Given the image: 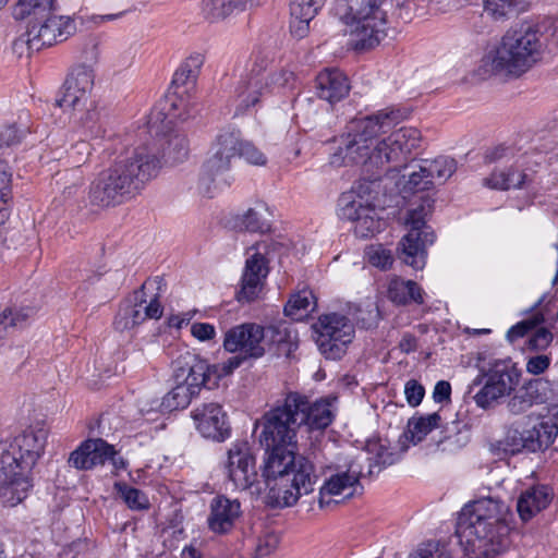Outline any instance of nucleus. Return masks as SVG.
Instances as JSON below:
<instances>
[{
    "mask_svg": "<svg viewBox=\"0 0 558 558\" xmlns=\"http://www.w3.org/2000/svg\"><path fill=\"white\" fill-rule=\"evenodd\" d=\"M246 360L247 359L244 357L243 354L236 353V355L229 357L227 361L220 364L209 365L206 362L208 371L205 372L204 377L206 379L208 388L216 386L220 378L232 374V372L240 367L242 363Z\"/></svg>",
    "mask_w": 558,
    "mask_h": 558,
    "instance_id": "obj_41",
    "label": "nucleus"
},
{
    "mask_svg": "<svg viewBox=\"0 0 558 558\" xmlns=\"http://www.w3.org/2000/svg\"><path fill=\"white\" fill-rule=\"evenodd\" d=\"M432 209L433 201L426 198L420 206L409 211L407 225L410 230L399 243L400 258L414 269L424 267L425 247L435 241V233L425 221Z\"/></svg>",
    "mask_w": 558,
    "mask_h": 558,
    "instance_id": "obj_11",
    "label": "nucleus"
},
{
    "mask_svg": "<svg viewBox=\"0 0 558 558\" xmlns=\"http://www.w3.org/2000/svg\"><path fill=\"white\" fill-rule=\"evenodd\" d=\"M349 90L348 78L338 69H326L316 76V94L330 105L343 99Z\"/></svg>",
    "mask_w": 558,
    "mask_h": 558,
    "instance_id": "obj_25",
    "label": "nucleus"
},
{
    "mask_svg": "<svg viewBox=\"0 0 558 558\" xmlns=\"http://www.w3.org/2000/svg\"><path fill=\"white\" fill-rule=\"evenodd\" d=\"M434 186L430 177H427V172L422 171V161L418 165V169L411 172L409 175V180L404 186L405 190L410 192H420L426 191Z\"/></svg>",
    "mask_w": 558,
    "mask_h": 558,
    "instance_id": "obj_50",
    "label": "nucleus"
},
{
    "mask_svg": "<svg viewBox=\"0 0 558 558\" xmlns=\"http://www.w3.org/2000/svg\"><path fill=\"white\" fill-rule=\"evenodd\" d=\"M272 57L270 53L265 51H257L254 57L252 68L246 74L266 77L269 73H266L267 68L271 64Z\"/></svg>",
    "mask_w": 558,
    "mask_h": 558,
    "instance_id": "obj_59",
    "label": "nucleus"
},
{
    "mask_svg": "<svg viewBox=\"0 0 558 558\" xmlns=\"http://www.w3.org/2000/svg\"><path fill=\"white\" fill-rule=\"evenodd\" d=\"M441 416L435 412L427 415L413 416L408 421L405 436L414 445L421 442L432 430L438 428Z\"/></svg>",
    "mask_w": 558,
    "mask_h": 558,
    "instance_id": "obj_32",
    "label": "nucleus"
},
{
    "mask_svg": "<svg viewBox=\"0 0 558 558\" xmlns=\"http://www.w3.org/2000/svg\"><path fill=\"white\" fill-rule=\"evenodd\" d=\"M509 507L498 498L485 497L460 511L456 534L469 558H495L508 545Z\"/></svg>",
    "mask_w": 558,
    "mask_h": 558,
    "instance_id": "obj_4",
    "label": "nucleus"
},
{
    "mask_svg": "<svg viewBox=\"0 0 558 558\" xmlns=\"http://www.w3.org/2000/svg\"><path fill=\"white\" fill-rule=\"evenodd\" d=\"M526 174L512 168L507 171H495L489 178L484 180L485 184L492 189L509 190L522 187Z\"/></svg>",
    "mask_w": 558,
    "mask_h": 558,
    "instance_id": "obj_40",
    "label": "nucleus"
},
{
    "mask_svg": "<svg viewBox=\"0 0 558 558\" xmlns=\"http://www.w3.org/2000/svg\"><path fill=\"white\" fill-rule=\"evenodd\" d=\"M94 78L95 74L92 66L78 64L72 69L64 82V85L92 92L94 87Z\"/></svg>",
    "mask_w": 558,
    "mask_h": 558,
    "instance_id": "obj_43",
    "label": "nucleus"
},
{
    "mask_svg": "<svg viewBox=\"0 0 558 558\" xmlns=\"http://www.w3.org/2000/svg\"><path fill=\"white\" fill-rule=\"evenodd\" d=\"M172 371L174 387L160 403V408L167 412L186 408L203 387L208 388L204 377L208 371L206 361L196 354L185 352L179 355L172 363Z\"/></svg>",
    "mask_w": 558,
    "mask_h": 558,
    "instance_id": "obj_9",
    "label": "nucleus"
},
{
    "mask_svg": "<svg viewBox=\"0 0 558 558\" xmlns=\"http://www.w3.org/2000/svg\"><path fill=\"white\" fill-rule=\"evenodd\" d=\"M270 213L264 203H257L244 214L234 217L233 227L239 231L265 233L270 230Z\"/></svg>",
    "mask_w": 558,
    "mask_h": 558,
    "instance_id": "obj_29",
    "label": "nucleus"
},
{
    "mask_svg": "<svg viewBox=\"0 0 558 558\" xmlns=\"http://www.w3.org/2000/svg\"><path fill=\"white\" fill-rule=\"evenodd\" d=\"M12 193V171L5 160L0 159V223L5 218V205Z\"/></svg>",
    "mask_w": 558,
    "mask_h": 558,
    "instance_id": "obj_46",
    "label": "nucleus"
},
{
    "mask_svg": "<svg viewBox=\"0 0 558 558\" xmlns=\"http://www.w3.org/2000/svg\"><path fill=\"white\" fill-rule=\"evenodd\" d=\"M56 0H19L13 10L16 20L44 17L54 10Z\"/></svg>",
    "mask_w": 558,
    "mask_h": 558,
    "instance_id": "obj_35",
    "label": "nucleus"
},
{
    "mask_svg": "<svg viewBox=\"0 0 558 558\" xmlns=\"http://www.w3.org/2000/svg\"><path fill=\"white\" fill-rule=\"evenodd\" d=\"M525 395L530 397L534 404H542L548 402L553 398V385L549 380L544 378H537L530 380L523 386Z\"/></svg>",
    "mask_w": 558,
    "mask_h": 558,
    "instance_id": "obj_44",
    "label": "nucleus"
},
{
    "mask_svg": "<svg viewBox=\"0 0 558 558\" xmlns=\"http://www.w3.org/2000/svg\"><path fill=\"white\" fill-rule=\"evenodd\" d=\"M123 500L133 510H143L148 508L149 502L146 495L137 488L124 486L121 489Z\"/></svg>",
    "mask_w": 558,
    "mask_h": 558,
    "instance_id": "obj_53",
    "label": "nucleus"
},
{
    "mask_svg": "<svg viewBox=\"0 0 558 558\" xmlns=\"http://www.w3.org/2000/svg\"><path fill=\"white\" fill-rule=\"evenodd\" d=\"M286 328L262 326L255 323H243L231 327L225 332L223 348L227 352L243 354L250 360L260 359L274 345L288 341Z\"/></svg>",
    "mask_w": 558,
    "mask_h": 558,
    "instance_id": "obj_8",
    "label": "nucleus"
},
{
    "mask_svg": "<svg viewBox=\"0 0 558 558\" xmlns=\"http://www.w3.org/2000/svg\"><path fill=\"white\" fill-rule=\"evenodd\" d=\"M226 470L234 489L245 490L255 483V458L246 441H236L229 448Z\"/></svg>",
    "mask_w": 558,
    "mask_h": 558,
    "instance_id": "obj_17",
    "label": "nucleus"
},
{
    "mask_svg": "<svg viewBox=\"0 0 558 558\" xmlns=\"http://www.w3.org/2000/svg\"><path fill=\"white\" fill-rule=\"evenodd\" d=\"M196 428L205 437L223 441L230 435L227 415L218 403H207L192 412Z\"/></svg>",
    "mask_w": 558,
    "mask_h": 558,
    "instance_id": "obj_21",
    "label": "nucleus"
},
{
    "mask_svg": "<svg viewBox=\"0 0 558 558\" xmlns=\"http://www.w3.org/2000/svg\"><path fill=\"white\" fill-rule=\"evenodd\" d=\"M327 0H290V11L299 16H316Z\"/></svg>",
    "mask_w": 558,
    "mask_h": 558,
    "instance_id": "obj_49",
    "label": "nucleus"
},
{
    "mask_svg": "<svg viewBox=\"0 0 558 558\" xmlns=\"http://www.w3.org/2000/svg\"><path fill=\"white\" fill-rule=\"evenodd\" d=\"M268 95H270V84L267 77L245 73L234 87L235 114L244 113Z\"/></svg>",
    "mask_w": 558,
    "mask_h": 558,
    "instance_id": "obj_24",
    "label": "nucleus"
},
{
    "mask_svg": "<svg viewBox=\"0 0 558 558\" xmlns=\"http://www.w3.org/2000/svg\"><path fill=\"white\" fill-rule=\"evenodd\" d=\"M48 430L29 427L11 441H0V501L7 507L22 502L33 487L31 473L45 450Z\"/></svg>",
    "mask_w": 558,
    "mask_h": 558,
    "instance_id": "obj_5",
    "label": "nucleus"
},
{
    "mask_svg": "<svg viewBox=\"0 0 558 558\" xmlns=\"http://www.w3.org/2000/svg\"><path fill=\"white\" fill-rule=\"evenodd\" d=\"M75 20L68 15H56L51 12L44 17L29 22L26 31V43L31 50H40L65 41L76 33Z\"/></svg>",
    "mask_w": 558,
    "mask_h": 558,
    "instance_id": "obj_14",
    "label": "nucleus"
},
{
    "mask_svg": "<svg viewBox=\"0 0 558 558\" xmlns=\"http://www.w3.org/2000/svg\"><path fill=\"white\" fill-rule=\"evenodd\" d=\"M74 122L81 124L94 137L105 136L106 130L101 123L100 112L98 111L95 101L88 105L83 111H73Z\"/></svg>",
    "mask_w": 558,
    "mask_h": 558,
    "instance_id": "obj_37",
    "label": "nucleus"
},
{
    "mask_svg": "<svg viewBox=\"0 0 558 558\" xmlns=\"http://www.w3.org/2000/svg\"><path fill=\"white\" fill-rule=\"evenodd\" d=\"M204 60L205 58L202 53H192L177 70L172 83L178 86L194 83L199 74L202 65L204 64Z\"/></svg>",
    "mask_w": 558,
    "mask_h": 558,
    "instance_id": "obj_39",
    "label": "nucleus"
},
{
    "mask_svg": "<svg viewBox=\"0 0 558 558\" xmlns=\"http://www.w3.org/2000/svg\"><path fill=\"white\" fill-rule=\"evenodd\" d=\"M388 298L397 305H408L410 303L422 304L423 291L421 287L412 280L392 279L388 287Z\"/></svg>",
    "mask_w": 558,
    "mask_h": 558,
    "instance_id": "obj_31",
    "label": "nucleus"
},
{
    "mask_svg": "<svg viewBox=\"0 0 558 558\" xmlns=\"http://www.w3.org/2000/svg\"><path fill=\"white\" fill-rule=\"evenodd\" d=\"M553 493L545 485L533 486L521 494L517 502V509L523 521L530 520L536 513L545 509L551 501Z\"/></svg>",
    "mask_w": 558,
    "mask_h": 558,
    "instance_id": "obj_26",
    "label": "nucleus"
},
{
    "mask_svg": "<svg viewBox=\"0 0 558 558\" xmlns=\"http://www.w3.org/2000/svg\"><path fill=\"white\" fill-rule=\"evenodd\" d=\"M525 449L536 452L548 448L558 435V425L553 420L541 421L531 429L521 432Z\"/></svg>",
    "mask_w": 558,
    "mask_h": 558,
    "instance_id": "obj_30",
    "label": "nucleus"
},
{
    "mask_svg": "<svg viewBox=\"0 0 558 558\" xmlns=\"http://www.w3.org/2000/svg\"><path fill=\"white\" fill-rule=\"evenodd\" d=\"M456 168L454 159L449 157L439 156L435 159L422 160V171L427 172V177H430L433 184H435V180L440 183L447 181L454 173Z\"/></svg>",
    "mask_w": 558,
    "mask_h": 558,
    "instance_id": "obj_36",
    "label": "nucleus"
},
{
    "mask_svg": "<svg viewBox=\"0 0 558 558\" xmlns=\"http://www.w3.org/2000/svg\"><path fill=\"white\" fill-rule=\"evenodd\" d=\"M258 0H203L202 12L206 21L218 23L233 16Z\"/></svg>",
    "mask_w": 558,
    "mask_h": 558,
    "instance_id": "obj_28",
    "label": "nucleus"
},
{
    "mask_svg": "<svg viewBox=\"0 0 558 558\" xmlns=\"http://www.w3.org/2000/svg\"><path fill=\"white\" fill-rule=\"evenodd\" d=\"M267 244L264 242L257 245V252L246 259L244 271L241 280V289L236 294L240 302L254 301L262 288L264 280L268 275L267 260L262 248L266 250Z\"/></svg>",
    "mask_w": 558,
    "mask_h": 558,
    "instance_id": "obj_18",
    "label": "nucleus"
},
{
    "mask_svg": "<svg viewBox=\"0 0 558 558\" xmlns=\"http://www.w3.org/2000/svg\"><path fill=\"white\" fill-rule=\"evenodd\" d=\"M160 168V159L147 146L126 151L92 182L89 203L101 208L123 204L141 194Z\"/></svg>",
    "mask_w": 558,
    "mask_h": 558,
    "instance_id": "obj_3",
    "label": "nucleus"
},
{
    "mask_svg": "<svg viewBox=\"0 0 558 558\" xmlns=\"http://www.w3.org/2000/svg\"><path fill=\"white\" fill-rule=\"evenodd\" d=\"M363 215L359 218L354 226L356 236L369 238L379 232L383 222L375 217V211L371 208L362 209Z\"/></svg>",
    "mask_w": 558,
    "mask_h": 558,
    "instance_id": "obj_45",
    "label": "nucleus"
},
{
    "mask_svg": "<svg viewBox=\"0 0 558 558\" xmlns=\"http://www.w3.org/2000/svg\"><path fill=\"white\" fill-rule=\"evenodd\" d=\"M258 0H203L202 12L206 21L218 23L233 16Z\"/></svg>",
    "mask_w": 558,
    "mask_h": 558,
    "instance_id": "obj_27",
    "label": "nucleus"
},
{
    "mask_svg": "<svg viewBox=\"0 0 558 558\" xmlns=\"http://www.w3.org/2000/svg\"><path fill=\"white\" fill-rule=\"evenodd\" d=\"M291 13V24H290V32L291 34L298 38L302 39L304 38L308 32H310V23L314 20L315 16H299L293 13V11H290Z\"/></svg>",
    "mask_w": 558,
    "mask_h": 558,
    "instance_id": "obj_62",
    "label": "nucleus"
},
{
    "mask_svg": "<svg viewBox=\"0 0 558 558\" xmlns=\"http://www.w3.org/2000/svg\"><path fill=\"white\" fill-rule=\"evenodd\" d=\"M156 281H146L136 290L132 298L124 301L114 317L113 327L123 332L133 329L147 318L158 319L162 315V307L157 295L150 301L146 299V290L153 287Z\"/></svg>",
    "mask_w": 558,
    "mask_h": 558,
    "instance_id": "obj_15",
    "label": "nucleus"
},
{
    "mask_svg": "<svg viewBox=\"0 0 558 558\" xmlns=\"http://www.w3.org/2000/svg\"><path fill=\"white\" fill-rule=\"evenodd\" d=\"M266 77L270 84V94H272L277 89L288 86L294 80V74L286 69H280L269 73Z\"/></svg>",
    "mask_w": 558,
    "mask_h": 558,
    "instance_id": "obj_61",
    "label": "nucleus"
},
{
    "mask_svg": "<svg viewBox=\"0 0 558 558\" xmlns=\"http://www.w3.org/2000/svg\"><path fill=\"white\" fill-rule=\"evenodd\" d=\"M539 322L541 319L536 317L519 322L507 331V340L511 343L515 342L533 330Z\"/></svg>",
    "mask_w": 558,
    "mask_h": 558,
    "instance_id": "obj_57",
    "label": "nucleus"
},
{
    "mask_svg": "<svg viewBox=\"0 0 558 558\" xmlns=\"http://www.w3.org/2000/svg\"><path fill=\"white\" fill-rule=\"evenodd\" d=\"M312 329L320 353L329 360L340 359L355 333L350 318L339 313L320 315Z\"/></svg>",
    "mask_w": 558,
    "mask_h": 558,
    "instance_id": "obj_12",
    "label": "nucleus"
},
{
    "mask_svg": "<svg viewBox=\"0 0 558 558\" xmlns=\"http://www.w3.org/2000/svg\"><path fill=\"white\" fill-rule=\"evenodd\" d=\"M290 396L296 399L294 415L300 421V427L304 425L308 430H322L331 424L333 414L328 402L310 403L306 397L296 392H290Z\"/></svg>",
    "mask_w": 558,
    "mask_h": 558,
    "instance_id": "obj_22",
    "label": "nucleus"
},
{
    "mask_svg": "<svg viewBox=\"0 0 558 558\" xmlns=\"http://www.w3.org/2000/svg\"><path fill=\"white\" fill-rule=\"evenodd\" d=\"M502 450L506 453H518L522 449H525L522 433L518 429H510L507 432L505 438L500 441Z\"/></svg>",
    "mask_w": 558,
    "mask_h": 558,
    "instance_id": "obj_56",
    "label": "nucleus"
},
{
    "mask_svg": "<svg viewBox=\"0 0 558 558\" xmlns=\"http://www.w3.org/2000/svg\"><path fill=\"white\" fill-rule=\"evenodd\" d=\"M553 341V333L546 328H538L529 339V348L532 350H545Z\"/></svg>",
    "mask_w": 558,
    "mask_h": 558,
    "instance_id": "obj_64",
    "label": "nucleus"
},
{
    "mask_svg": "<svg viewBox=\"0 0 558 558\" xmlns=\"http://www.w3.org/2000/svg\"><path fill=\"white\" fill-rule=\"evenodd\" d=\"M360 476L361 471L354 464H350L347 471L330 475L319 489V507L325 508L332 502L338 504L339 500L333 499L337 496H343V498L352 497L360 485Z\"/></svg>",
    "mask_w": 558,
    "mask_h": 558,
    "instance_id": "obj_20",
    "label": "nucleus"
},
{
    "mask_svg": "<svg viewBox=\"0 0 558 558\" xmlns=\"http://www.w3.org/2000/svg\"><path fill=\"white\" fill-rule=\"evenodd\" d=\"M367 207L363 206L361 199H351V196H342L339 199V216L342 219L357 221L359 218L363 215L362 209H366Z\"/></svg>",
    "mask_w": 558,
    "mask_h": 558,
    "instance_id": "obj_48",
    "label": "nucleus"
},
{
    "mask_svg": "<svg viewBox=\"0 0 558 558\" xmlns=\"http://www.w3.org/2000/svg\"><path fill=\"white\" fill-rule=\"evenodd\" d=\"M239 132L221 131L210 145L203 163V173L214 180L215 177L229 171L239 155Z\"/></svg>",
    "mask_w": 558,
    "mask_h": 558,
    "instance_id": "obj_16",
    "label": "nucleus"
},
{
    "mask_svg": "<svg viewBox=\"0 0 558 558\" xmlns=\"http://www.w3.org/2000/svg\"><path fill=\"white\" fill-rule=\"evenodd\" d=\"M90 94L92 92L89 90L63 85V94L58 104L65 110L81 112L88 105H93L94 100L92 99Z\"/></svg>",
    "mask_w": 558,
    "mask_h": 558,
    "instance_id": "obj_42",
    "label": "nucleus"
},
{
    "mask_svg": "<svg viewBox=\"0 0 558 558\" xmlns=\"http://www.w3.org/2000/svg\"><path fill=\"white\" fill-rule=\"evenodd\" d=\"M404 395L411 407H417L425 396V388L416 379H410L405 383Z\"/></svg>",
    "mask_w": 558,
    "mask_h": 558,
    "instance_id": "obj_60",
    "label": "nucleus"
},
{
    "mask_svg": "<svg viewBox=\"0 0 558 558\" xmlns=\"http://www.w3.org/2000/svg\"><path fill=\"white\" fill-rule=\"evenodd\" d=\"M209 508L207 524L209 530L216 534L229 533L242 513L240 501L223 495L214 497Z\"/></svg>",
    "mask_w": 558,
    "mask_h": 558,
    "instance_id": "obj_23",
    "label": "nucleus"
},
{
    "mask_svg": "<svg viewBox=\"0 0 558 558\" xmlns=\"http://www.w3.org/2000/svg\"><path fill=\"white\" fill-rule=\"evenodd\" d=\"M316 306L315 296L311 291H300L289 299L284 305L283 312L286 316L293 319H300L306 313L313 311Z\"/></svg>",
    "mask_w": 558,
    "mask_h": 558,
    "instance_id": "obj_38",
    "label": "nucleus"
},
{
    "mask_svg": "<svg viewBox=\"0 0 558 558\" xmlns=\"http://www.w3.org/2000/svg\"><path fill=\"white\" fill-rule=\"evenodd\" d=\"M409 558H451L445 547L436 543H427L412 553Z\"/></svg>",
    "mask_w": 558,
    "mask_h": 558,
    "instance_id": "obj_58",
    "label": "nucleus"
},
{
    "mask_svg": "<svg viewBox=\"0 0 558 558\" xmlns=\"http://www.w3.org/2000/svg\"><path fill=\"white\" fill-rule=\"evenodd\" d=\"M109 460L113 465H118L113 446L101 438L84 441L69 457V463L77 470H89L98 464H105Z\"/></svg>",
    "mask_w": 558,
    "mask_h": 558,
    "instance_id": "obj_19",
    "label": "nucleus"
},
{
    "mask_svg": "<svg viewBox=\"0 0 558 558\" xmlns=\"http://www.w3.org/2000/svg\"><path fill=\"white\" fill-rule=\"evenodd\" d=\"M32 314L31 308H5L0 314V337L9 327H22Z\"/></svg>",
    "mask_w": 558,
    "mask_h": 558,
    "instance_id": "obj_47",
    "label": "nucleus"
},
{
    "mask_svg": "<svg viewBox=\"0 0 558 558\" xmlns=\"http://www.w3.org/2000/svg\"><path fill=\"white\" fill-rule=\"evenodd\" d=\"M534 27L539 29L541 37L545 36L547 46L558 47V17H546L539 25Z\"/></svg>",
    "mask_w": 558,
    "mask_h": 558,
    "instance_id": "obj_55",
    "label": "nucleus"
},
{
    "mask_svg": "<svg viewBox=\"0 0 558 558\" xmlns=\"http://www.w3.org/2000/svg\"><path fill=\"white\" fill-rule=\"evenodd\" d=\"M544 49L541 32L533 25L510 28L499 44L482 58L477 74L482 80L492 76L517 78L542 59Z\"/></svg>",
    "mask_w": 558,
    "mask_h": 558,
    "instance_id": "obj_6",
    "label": "nucleus"
},
{
    "mask_svg": "<svg viewBox=\"0 0 558 558\" xmlns=\"http://www.w3.org/2000/svg\"><path fill=\"white\" fill-rule=\"evenodd\" d=\"M369 263L380 269H387L392 265L393 257L390 250L384 248L381 245L372 246L368 252Z\"/></svg>",
    "mask_w": 558,
    "mask_h": 558,
    "instance_id": "obj_54",
    "label": "nucleus"
},
{
    "mask_svg": "<svg viewBox=\"0 0 558 558\" xmlns=\"http://www.w3.org/2000/svg\"><path fill=\"white\" fill-rule=\"evenodd\" d=\"M177 104H171L169 112L156 111L151 114L148 121L150 131L155 130L157 136H160L159 142L161 146L162 157L166 161L171 163H179L184 161L189 156V143L184 134L178 130L172 129V120L174 118H181L182 120L186 117L177 114Z\"/></svg>",
    "mask_w": 558,
    "mask_h": 558,
    "instance_id": "obj_13",
    "label": "nucleus"
},
{
    "mask_svg": "<svg viewBox=\"0 0 558 558\" xmlns=\"http://www.w3.org/2000/svg\"><path fill=\"white\" fill-rule=\"evenodd\" d=\"M388 0H337L336 14L352 27L356 36L355 46L368 49L379 44L385 35Z\"/></svg>",
    "mask_w": 558,
    "mask_h": 558,
    "instance_id": "obj_7",
    "label": "nucleus"
},
{
    "mask_svg": "<svg viewBox=\"0 0 558 558\" xmlns=\"http://www.w3.org/2000/svg\"><path fill=\"white\" fill-rule=\"evenodd\" d=\"M526 0H485L484 10L496 21H504L524 10Z\"/></svg>",
    "mask_w": 558,
    "mask_h": 558,
    "instance_id": "obj_34",
    "label": "nucleus"
},
{
    "mask_svg": "<svg viewBox=\"0 0 558 558\" xmlns=\"http://www.w3.org/2000/svg\"><path fill=\"white\" fill-rule=\"evenodd\" d=\"M238 157L244 158L248 163L254 166H265L267 158L254 144L242 142L240 140Z\"/></svg>",
    "mask_w": 558,
    "mask_h": 558,
    "instance_id": "obj_52",
    "label": "nucleus"
},
{
    "mask_svg": "<svg viewBox=\"0 0 558 558\" xmlns=\"http://www.w3.org/2000/svg\"><path fill=\"white\" fill-rule=\"evenodd\" d=\"M90 154V144L86 141H78L68 150L69 162L74 168H78L88 160Z\"/></svg>",
    "mask_w": 558,
    "mask_h": 558,
    "instance_id": "obj_51",
    "label": "nucleus"
},
{
    "mask_svg": "<svg viewBox=\"0 0 558 558\" xmlns=\"http://www.w3.org/2000/svg\"><path fill=\"white\" fill-rule=\"evenodd\" d=\"M399 112L380 110L375 114L354 118L343 133L335 140L338 144L330 157L333 166L362 165L371 182L383 174L400 172L420 146L421 132L415 128H400L374 145V140L388 133L398 122Z\"/></svg>",
    "mask_w": 558,
    "mask_h": 558,
    "instance_id": "obj_2",
    "label": "nucleus"
},
{
    "mask_svg": "<svg viewBox=\"0 0 558 558\" xmlns=\"http://www.w3.org/2000/svg\"><path fill=\"white\" fill-rule=\"evenodd\" d=\"M367 450L373 453L368 465V474L371 476L378 474L384 468L395 464L400 459V454L392 451L390 447L381 440L369 441L367 444Z\"/></svg>",
    "mask_w": 558,
    "mask_h": 558,
    "instance_id": "obj_33",
    "label": "nucleus"
},
{
    "mask_svg": "<svg viewBox=\"0 0 558 558\" xmlns=\"http://www.w3.org/2000/svg\"><path fill=\"white\" fill-rule=\"evenodd\" d=\"M295 400L288 393L282 404L264 413L255 423L258 441L266 451L262 476L268 498L277 507L295 505L301 496L314 490L318 478L313 462L295 452L300 428L294 415Z\"/></svg>",
    "mask_w": 558,
    "mask_h": 558,
    "instance_id": "obj_1",
    "label": "nucleus"
},
{
    "mask_svg": "<svg viewBox=\"0 0 558 558\" xmlns=\"http://www.w3.org/2000/svg\"><path fill=\"white\" fill-rule=\"evenodd\" d=\"M521 372L510 359L495 360L487 367H481L473 386L483 384L481 390L474 396L475 403L483 409L494 401L509 396L519 384Z\"/></svg>",
    "mask_w": 558,
    "mask_h": 558,
    "instance_id": "obj_10",
    "label": "nucleus"
},
{
    "mask_svg": "<svg viewBox=\"0 0 558 558\" xmlns=\"http://www.w3.org/2000/svg\"><path fill=\"white\" fill-rule=\"evenodd\" d=\"M525 389L522 387L518 392L510 399L508 403L509 411L512 414H521L527 411L534 403L529 400L530 397L525 396Z\"/></svg>",
    "mask_w": 558,
    "mask_h": 558,
    "instance_id": "obj_63",
    "label": "nucleus"
}]
</instances>
